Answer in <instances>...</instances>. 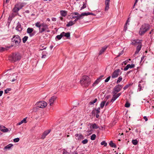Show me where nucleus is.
Instances as JSON below:
<instances>
[{
	"label": "nucleus",
	"mask_w": 154,
	"mask_h": 154,
	"mask_svg": "<svg viewBox=\"0 0 154 154\" xmlns=\"http://www.w3.org/2000/svg\"><path fill=\"white\" fill-rule=\"evenodd\" d=\"M35 26L39 28V32L42 33L43 32L46 31L48 32H50L48 29V25L45 23H40V22H37L35 24Z\"/></svg>",
	"instance_id": "nucleus-1"
},
{
	"label": "nucleus",
	"mask_w": 154,
	"mask_h": 154,
	"mask_svg": "<svg viewBox=\"0 0 154 154\" xmlns=\"http://www.w3.org/2000/svg\"><path fill=\"white\" fill-rule=\"evenodd\" d=\"M91 82L90 79L88 76L85 75L82 77V79L80 81L81 85L87 87L89 86Z\"/></svg>",
	"instance_id": "nucleus-2"
},
{
	"label": "nucleus",
	"mask_w": 154,
	"mask_h": 154,
	"mask_svg": "<svg viewBox=\"0 0 154 154\" xmlns=\"http://www.w3.org/2000/svg\"><path fill=\"white\" fill-rule=\"evenodd\" d=\"M150 28V25L148 23H144L140 28L139 33L140 35H143Z\"/></svg>",
	"instance_id": "nucleus-3"
},
{
	"label": "nucleus",
	"mask_w": 154,
	"mask_h": 154,
	"mask_svg": "<svg viewBox=\"0 0 154 154\" xmlns=\"http://www.w3.org/2000/svg\"><path fill=\"white\" fill-rule=\"evenodd\" d=\"M21 58L20 55L19 53H14L9 60L12 62H15Z\"/></svg>",
	"instance_id": "nucleus-4"
},
{
	"label": "nucleus",
	"mask_w": 154,
	"mask_h": 154,
	"mask_svg": "<svg viewBox=\"0 0 154 154\" xmlns=\"http://www.w3.org/2000/svg\"><path fill=\"white\" fill-rule=\"evenodd\" d=\"M11 41L17 45H18L21 42V40L20 37L18 35H14L12 38Z\"/></svg>",
	"instance_id": "nucleus-5"
},
{
	"label": "nucleus",
	"mask_w": 154,
	"mask_h": 154,
	"mask_svg": "<svg viewBox=\"0 0 154 154\" xmlns=\"http://www.w3.org/2000/svg\"><path fill=\"white\" fill-rule=\"evenodd\" d=\"M122 87V85H116L113 88V90L112 93L113 94H116L117 93L121 90Z\"/></svg>",
	"instance_id": "nucleus-6"
},
{
	"label": "nucleus",
	"mask_w": 154,
	"mask_h": 154,
	"mask_svg": "<svg viewBox=\"0 0 154 154\" xmlns=\"http://www.w3.org/2000/svg\"><path fill=\"white\" fill-rule=\"evenodd\" d=\"M121 73L122 72L119 69H117L114 70L112 75L111 77L112 79L116 78L118 76L120 73L121 74Z\"/></svg>",
	"instance_id": "nucleus-7"
},
{
	"label": "nucleus",
	"mask_w": 154,
	"mask_h": 154,
	"mask_svg": "<svg viewBox=\"0 0 154 154\" xmlns=\"http://www.w3.org/2000/svg\"><path fill=\"white\" fill-rule=\"evenodd\" d=\"M35 105L38 107L44 108L47 106V103L44 101H42L37 102Z\"/></svg>",
	"instance_id": "nucleus-8"
},
{
	"label": "nucleus",
	"mask_w": 154,
	"mask_h": 154,
	"mask_svg": "<svg viewBox=\"0 0 154 154\" xmlns=\"http://www.w3.org/2000/svg\"><path fill=\"white\" fill-rule=\"evenodd\" d=\"M51 129H49L44 131L42 135L41 139H44L46 136L51 132Z\"/></svg>",
	"instance_id": "nucleus-9"
},
{
	"label": "nucleus",
	"mask_w": 154,
	"mask_h": 154,
	"mask_svg": "<svg viewBox=\"0 0 154 154\" xmlns=\"http://www.w3.org/2000/svg\"><path fill=\"white\" fill-rule=\"evenodd\" d=\"M15 29L17 31L20 32L22 30V28L20 23L18 22L17 23V26L15 28Z\"/></svg>",
	"instance_id": "nucleus-10"
},
{
	"label": "nucleus",
	"mask_w": 154,
	"mask_h": 154,
	"mask_svg": "<svg viewBox=\"0 0 154 154\" xmlns=\"http://www.w3.org/2000/svg\"><path fill=\"white\" fill-rule=\"evenodd\" d=\"M57 97L55 96H53L51 97L49 100V102L50 103V105L52 106L54 103V101L56 99Z\"/></svg>",
	"instance_id": "nucleus-11"
},
{
	"label": "nucleus",
	"mask_w": 154,
	"mask_h": 154,
	"mask_svg": "<svg viewBox=\"0 0 154 154\" xmlns=\"http://www.w3.org/2000/svg\"><path fill=\"white\" fill-rule=\"evenodd\" d=\"M141 41V40H140L139 39L134 40L132 42L131 44L134 45H137Z\"/></svg>",
	"instance_id": "nucleus-12"
},
{
	"label": "nucleus",
	"mask_w": 154,
	"mask_h": 154,
	"mask_svg": "<svg viewBox=\"0 0 154 154\" xmlns=\"http://www.w3.org/2000/svg\"><path fill=\"white\" fill-rule=\"evenodd\" d=\"M110 0H106L105 4L106 5L105 10H108L109 9V5Z\"/></svg>",
	"instance_id": "nucleus-13"
},
{
	"label": "nucleus",
	"mask_w": 154,
	"mask_h": 154,
	"mask_svg": "<svg viewBox=\"0 0 154 154\" xmlns=\"http://www.w3.org/2000/svg\"><path fill=\"white\" fill-rule=\"evenodd\" d=\"M13 146V145L12 144H9L6 146H5L4 148V150H7L10 149L11 147Z\"/></svg>",
	"instance_id": "nucleus-14"
},
{
	"label": "nucleus",
	"mask_w": 154,
	"mask_h": 154,
	"mask_svg": "<svg viewBox=\"0 0 154 154\" xmlns=\"http://www.w3.org/2000/svg\"><path fill=\"white\" fill-rule=\"evenodd\" d=\"M62 35H63V37L64 36L67 38H68L70 36V33L69 32L65 33L64 32H63L61 33Z\"/></svg>",
	"instance_id": "nucleus-15"
},
{
	"label": "nucleus",
	"mask_w": 154,
	"mask_h": 154,
	"mask_svg": "<svg viewBox=\"0 0 154 154\" xmlns=\"http://www.w3.org/2000/svg\"><path fill=\"white\" fill-rule=\"evenodd\" d=\"M107 48V46H104L102 48V49L99 52V55L102 54L106 50Z\"/></svg>",
	"instance_id": "nucleus-16"
},
{
	"label": "nucleus",
	"mask_w": 154,
	"mask_h": 154,
	"mask_svg": "<svg viewBox=\"0 0 154 154\" xmlns=\"http://www.w3.org/2000/svg\"><path fill=\"white\" fill-rule=\"evenodd\" d=\"M61 15L63 17H65L67 14V11L64 10H62L60 11Z\"/></svg>",
	"instance_id": "nucleus-17"
},
{
	"label": "nucleus",
	"mask_w": 154,
	"mask_h": 154,
	"mask_svg": "<svg viewBox=\"0 0 154 154\" xmlns=\"http://www.w3.org/2000/svg\"><path fill=\"white\" fill-rule=\"evenodd\" d=\"M63 37V35H62V33H61L60 35H57L56 36L55 38V40L57 41L60 40Z\"/></svg>",
	"instance_id": "nucleus-18"
},
{
	"label": "nucleus",
	"mask_w": 154,
	"mask_h": 154,
	"mask_svg": "<svg viewBox=\"0 0 154 154\" xmlns=\"http://www.w3.org/2000/svg\"><path fill=\"white\" fill-rule=\"evenodd\" d=\"M33 30L34 29L33 28H27V32L28 34H30L31 33L33 32Z\"/></svg>",
	"instance_id": "nucleus-19"
},
{
	"label": "nucleus",
	"mask_w": 154,
	"mask_h": 154,
	"mask_svg": "<svg viewBox=\"0 0 154 154\" xmlns=\"http://www.w3.org/2000/svg\"><path fill=\"white\" fill-rule=\"evenodd\" d=\"M91 126H92V128L94 129H97L99 128V127L98 126V125L95 123H94L93 124H91Z\"/></svg>",
	"instance_id": "nucleus-20"
},
{
	"label": "nucleus",
	"mask_w": 154,
	"mask_h": 154,
	"mask_svg": "<svg viewBox=\"0 0 154 154\" xmlns=\"http://www.w3.org/2000/svg\"><path fill=\"white\" fill-rule=\"evenodd\" d=\"M27 118V117L24 118L20 122H19L17 124L18 125H20L23 123H26L27 122L26 121V119Z\"/></svg>",
	"instance_id": "nucleus-21"
},
{
	"label": "nucleus",
	"mask_w": 154,
	"mask_h": 154,
	"mask_svg": "<svg viewBox=\"0 0 154 154\" xmlns=\"http://www.w3.org/2000/svg\"><path fill=\"white\" fill-rule=\"evenodd\" d=\"M19 9V10L22 8L23 5L21 3H18L15 5Z\"/></svg>",
	"instance_id": "nucleus-22"
},
{
	"label": "nucleus",
	"mask_w": 154,
	"mask_h": 154,
	"mask_svg": "<svg viewBox=\"0 0 154 154\" xmlns=\"http://www.w3.org/2000/svg\"><path fill=\"white\" fill-rule=\"evenodd\" d=\"M137 45L138 46H137L136 48V50L140 51L141 47H142V42L141 41Z\"/></svg>",
	"instance_id": "nucleus-23"
},
{
	"label": "nucleus",
	"mask_w": 154,
	"mask_h": 154,
	"mask_svg": "<svg viewBox=\"0 0 154 154\" xmlns=\"http://www.w3.org/2000/svg\"><path fill=\"white\" fill-rule=\"evenodd\" d=\"M75 23L74 22V21H70L69 23L66 24V26L67 27H69L70 26L73 25Z\"/></svg>",
	"instance_id": "nucleus-24"
},
{
	"label": "nucleus",
	"mask_w": 154,
	"mask_h": 154,
	"mask_svg": "<svg viewBox=\"0 0 154 154\" xmlns=\"http://www.w3.org/2000/svg\"><path fill=\"white\" fill-rule=\"evenodd\" d=\"M19 9L16 6V5H15L13 11L14 12L17 13L19 10Z\"/></svg>",
	"instance_id": "nucleus-25"
},
{
	"label": "nucleus",
	"mask_w": 154,
	"mask_h": 154,
	"mask_svg": "<svg viewBox=\"0 0 154 154\" xmlns=\"http://www.w3.org/2000/svg\"><path fill=\"white\" fill-rule=\"evenodd\" d=\"M118 97L116 95V94H114L113 95L112 99L111 100V102H113L115 101Z\"/></svg>",
	"instance_id": "nucleus-26"
},
{
	"label": "nucleus",
	"mask_w": 154,
	"mask_h": 154,
	"mask_svg": "<svg viewBox=\"0 0 154 154\" xmlns=\"http://www.w3.org/2000/svg\"><path fill=\"white\" fill-rule=\"evenodd\" d=\"M106 101H104L101 102L100 103V108H103L104 106Z\"/></svg>",
	"instance_id": "nucleus-27"
},
{
	"label": "nucleus",
	"mask_w": 154,
	"mask_h": 154,
	"mask_svg": "<svg viewBox=\"0 0 154 154\" xmlns=\"http://www.w3.org/2000/svg\"><path fill=\"white\" fill-rule=\"evenodd\" d=\"M109 145L111 147L114 148L116 147V145L113 143L112 141H110V143H109Z\"/></svg>",
	"instance_id": "nucleus-28"
},
{
	"label": "nucleus",
	"mask_w": 154,
	"mask_h": 154,
	"mask_svg": "<svg viewBox=\"0 0 154 154\" xmlns=\"http://www.w3.org/2000/svg\"><path fill=\"white\" fill-rule=\"evenodd\" d=\"M84 138V137L81 134H80L79 137L76 139L78 140L83 139Z\"/></svg>",
	"instance_id": "nucleus-29"
},
{
	"label": "nucleus",
	"mask_w": 154,
	"mask_h": 154,
	"mask_svg": "<svg viewBox=\"0 0 154 154\" xmlns=\"http://www.w3.org/2000/svg\"><path fill=\"white\" fill-rule=\"evenodd\" d=\"M83 14V13L79 15L78 16H77L76 18L78 19H77V20H79L81 19H82L83 18V17H82L83 16H85V15H83L82 14Z\"/></svg>",
	"instance_id": "nucleus-30"
},
{
	"label": "nucleus",
	"mask_w": 154,
	"mask_h": 154,
	"mask_svg": "<svg viewBox=\"0 0 154 154\" xmlns=\"http://www.w3.org/2000/svg\"><path fill=\"white\" fill-rule=\"evenodd\" d=\"M83 14H82L83 15H85V16H88V15H95L93 13H90V12H87V13H86V12H84V13H83Z\"/></svg>",
	"instance_id": "nucleus-31"
},
{
	"label": "nucleus",
	"mask_w": 154,
	"mask_h": 154,
	"mask_svg": "<svg viewBox=\"0 0 154 154\" xmlns=\"http://www.w3.org/2000/svg\"><path fill=\"white\" fill-rule=\"evenodd\" d=\"M97 98H95L94 100L90 101L89 103V104L90 105H91L94 104V103H95L97 102Z\"/></svg>",
	"instance_id": "nucleus-32"
},
{
	"label": "nucleus",
	"mask_w": 154,
	"mask_h": 154,
	"mask_svg": "<svg viewBox=\"0 0 154 154\" xmlns=\"http://www.w3.org/2000/svg\"><path fill=\"white\" fill-rule=\"evenodd\" d=\"M28 37L27 36H25L22 39L23 42V43H25L27 40Z\"/></svg>",
	"instance_id": "nucleus-33"
},
{
	"label": "nucleus",
	"mask_w": 154,
	"mask_h": 154,
	"mask_svg": "<svg viewBox=\"0 0 154 154\" xmlns=\"http://www.w3.org/2000/svg\"><path fill=\"white\" fill-rule=\"evenodd\" d=\"M122 78L121 76H119L118 79L117 80L116 82V83L118 84L122 81Z\"/></svg>",
	"instance_id": "nucleus-34"
},
{
	"label": "nucleus",
	"mask_w": 154,
	"mask_h": 154,
	"mask_svg": "<svg viewBox=\"0 0 154 154\" xmlns=\"http://www.w3.org/2000/svg\"><path fill=\"white\" fill-rule=\"evenodd\" d=\"M96 137V135L95 134H93L91 137V139L92 140H94Z\"/></svg>",
	"instance_id": "nucleus-35"
},
{
	"label": "nucleus",
	"mask_w": 154,
	"mask_h": 154,
	"mask_svg": "<svg viewBox=\"0 0 154 154\" xmlns=\"http://www.w3.org/2000/svg\"><path fill=\"white\" fill-rule=\"evenodd\" d=\"M132 142L134 145H136L137 144L138 141L137 140H133Z\"/></svg>",
	"instance_id": "nucleus-36"
},
{
	"label": "nucleus",
	"mask_w": 154,
	"mask_h": 154,
	"mask_svg": "<svg viewBox=\"0 0 154 154\" xmlns=\"http://www.w3.org/2000/svg\"><path fill=\"white\" fill-rule=\"evenodd\" d=\"M11 89L10 88H7L5 90V93L6 94L8 93L9 91H11Z\"/></svg>",
	"instance_id": "nucleus-37"
},
{
	"label": "nucleus",
	"mask_w": 154,
	"mask_h": 154,
	"mask_svg": "<svg viewBox=\"0 0 154 154\" xmlns=\"http://www.w3.org/2000/svg\"><path fill=\"white\" fill-rule=\"evenodd\" d=\"M99 80H97V79L93 83V84L92 85V86H95L96 85L98 84L99 82Z\"/></svg>",
	"instance_id": "nucleus-38"
},
{
	"label": "nucleus",
	"mask_w": 154,
	"mask_h": 154,
	"mask_svg": "<svg viewBox=\"0 0 154 154\" xmlns=\"http://www.w3.org/2000/svg\"><path fill=\"white\" fill-rule=\"evenodd\" d=\"M101 144L102 145H104V146H106L107 145V143H106V142L104 141H102L101 143Z\"/></svg>",
	"instance_id": "nucleus-39"
},
{
	"label": "nucleus",
	"mask_w": 154,
	"mask_h": 154,
	"mask_svg": "<svg viewBox=\"0 0 154 154\" xmlns=\"http://www.w3.org/2000/svg\"><path fill=\"white\" fill-rule=\"evenodd\" d=\"M131 84H128L125 86V87L123 88V89L124 90H125L127 89L129 87H130L131 86Z\"/></svg>",
	"instance_id": "nucleus-40"
},
{
	"label": "nucleus",
	"mask_w": 154,
	"mask_h": 154,
	"mask_svg": "<svg viewBox=\"0 0 154 154\" xmlns=\"http://www.w3.org/2000/svg\"><path fill=\"white\" fill-rule=\"evenodd\" d=\"M130 103L128 102H127L126 103L125 105V106L126 107H130Z\"/></svg>",
	"instance_id": "nucleus-41"
},
{
	"label": "nucleus",
	"mask_w": 154,
	"mask_h": 154,
	"mask_svg": "<svg viewBox=\"0 0 154 154\" xmlns=\"http://www.w3.org/2000/svg\"><path fill=\"white\" fill-rule=\"evenodd\" d=\"M88 142V140L87 139H85L82 141V143L84 144H86Z\"/></svg>",
	"instance_id": "nucleus-42"
},
{
	"label": "nucleus",
	"mask_w": 154,
	"mask_h": 154,
	"mask_svg": "<svg viewBox=\"0 0 154 154\" xmlns=\"http://www.w3.org/2000/svg\"><path fill=\"white\" fill-rule=\"evenodd\" d=\"M130 66V64H128L124 68V71H126L129 68V66Z\"/></svg>",
	"instance_id": "nucleus-43"
},
{
	"label": "nucleus",
	"mask_w": 154,
	"mask_h": 154,
	"mask_svg": "<svg viewBox=\"0 0 154 154\" xmlns=\"http://www.w3.org/2000/svg\"><path fill=\"white\" fill-rule=\"evenodd\" d=\"M100 107L98 108L97 109H95V110L96 111V112L97 114H99L100 113Z\"/></svg>",
	"instance_id": "nucleus-44"
},
{
	"label": "nucleus",
	"mask_w": 154,
	"mask_h": 154,
	"mask_svg": "<svg viewBox=\"0 0 154 154\" xmlns=\"http://www.w3.org/2000/svg\"><path fill=\"white\" fill-rule=\"evenodd\" d=\"M6 50V49L4 47H0V52L5 51Z\"/></svg>",
	"instance_id": "nucleus-45"
},
{
	"label": "nucleus",
	"mask_w": 154,
	"mask_h": 154,
	"mask_svg": "<svg viewBox=\"0 0 154 154\" xmlns=\"http://www.w3.org/2000/svg\"><path fill=\"white\" fill-rule=\"evenodd\" d=\"M104 77V75H102L100 76L97 79V80H99V82L100 81L102 80L103 77Z\"/></svg>",
	"instance_id": "nucleus-46"
},
{
	"label": "nucleus",
	"mask_w": 154,
	"mask_h": 154,
	"mask_svg": "<svg viewBox=\"0 0 154 154\" xmlns=\"http://www.w3.org/2000/svg\"><path fill=\"white\" fill-rule=\"evenodd\" d=\"M20 139L19 138H17L14 139V141L15 142H17L19 141Z\"/></svg>",
	"instance_id": "nucleus-47"
},
{
	"label": "nucleus",
	"mask_w": 154,
	"mask_h": 154,
	"mask_svg": "<svg viewBox=\"0 0 154 154\" xmlns=\"http://www.w3.org/2000/svg\"><path fill=\"white\" fill-rule=\"evenodd\" d=\"M111 78L110 76H108L105 80V82H108L109 80H110V79Z\"/></svg>",
	"instance_id": "nucleus-48"
},
{
	"label": "nucleus",
	"mask_w": 154,
	"mask_h": 154,
	"mask_svg": "<svg viewBox=\"0 0 154 154\" xmlns=\"http://www.w3.org/2000/svg\"><path fill=\"white\" fill-rule=\"evenodd\" d=\"M5 128V127L3 125L0 126V130L3 131L4 129Z\"/></svg>",
	"instance_id": "nucleus-49"
},
{
	"label": "nucleus",
	"mask_w": 154,
	"mask_h": 154,
	"mask_svg": "<svg viewBox=\"0 0 154 154\" xmlns=\"http://www.w3.org/2000/svg\"><path fill=\"white\" fill-rule=\"evenodd\" d=\"M45 52H42V58H45L46 57V55L45 54Z\"/></svg>",
	"instance_id": "nucleus-50"
},
{
	"label": "nucleus",
	"mask_w": 154,
	"mask_h": 154,
	"mask_svg": "<svg viewBox=\"0 0 154 154\" xmlns=\"http://www.w3.org/2000/svg\"><path fill=\"white\" fill-rule=\"evenodd\" d=\"M127 23H126L124 26V30L125 31H126L127 30Z\"/></svg>",
	"instance_id": "nucleus-51"
},
{
	"label": "nucleus",
	"mask_w": 154,
	"mask_h": 154,
	"mask_svg": "<svg viewBox=\"0 0 154 154\" xmlns=\"http://www.w3.org/2000/svg\"><path fill=\"white\" fill-rule=\"evenodd\" d=\"M86 4H84L83 6L81 7V9L82 10V9H84L86 8Z\"/></svg>",
	"instance_id": "nucleus-52"
},
{
	"label": "nucleus",
	"mask_w": 154,
	"mask_h": 154,
	"mask_svg": "<svg viewBox=\"0 0 154 154\" xmlns=\"http://www.w3.org/2000/svg\"><path fill=\"white\" fill-rule=\"evenodd\" d=\"M142 88V86L140 84H139L138 85V89L139 90V91H140Z\"/></svg>",
	"instance_id": "nucleus-53"
},
{
	"label": "nucleus",
	"mask_w": 154,
	"mask_h": 154,
	"mask_svg": "<svg viewBox=\"0 0 154 154\" xmlns=\"http://www.w3.org/2000/svg\"><path fill=\"white\" fill-rule=\"evenodd\" d=\"M17 77V75H16L15 78H13V79L11 80V81L12 82H14V81H15Z\"/></svg>",
	"instance_id": "nucleus-54"
},
{
	"label": "nucleus",
	"mask_w": 154,
	"mask_h": 154,
	"mask_svg": "<svg viewBox=\"0 0 154 154\" xmlns=\"http://www.w3.org/2000/svg\"><path fill=\"white\" fill-rule=\"evenodd\" d=\"M35 32H32V33H31L30 34H29V35L30 37H31L34 36L35 35Z\"/></svg>",
	"instance_id": "nucleus-55"
},
{
	"label": "nucleus",
	"mask_w": 154,
	"mask_h": 154,
	"mask_svg": "<svg viewBox=\"0 0 154 154\" xmlns=\"http://www.w3.org/2000/svg\"><path fill=\"white\" fill-rule=\"evenodd\" d=\"M8 129L5 127V128L4 129V130H3V132H8Z\"/></svg>",
	"instance_id": "nucleus-56"
},
{
	"label": "nucleus",
	"mask_w": 154,
	"mask_h": 154,
	"mask_svg": "<svg viewBox=\"0 0 154 154\" xmlns=\"http://www.w3.org/2000/svg\"><path fill=\"white\" fill-rule=\"evenodd\" d=\"M123 53V51H122L119 54V55L117 56V57H119L121 55H122Z\"/></svg>",
	"instance_id": "nucleus-57"
},
{
	"label": "nucleus",
	"mask_w": 154,
	"mask_h": 154,
	"mask_svg": "<svg viewBox=\"0 0 154 154\" xmlns=\"http://www.w3.org/2000/svg\"><path fill=\"white\" fill-rule=\"evenodd\" d=\"M135 66V65L134 64L130 65V66H129V68H134Z\"/></svg>",
	"instance_id": "nucleus-58"
},
{
	"label": "nucleus",
	"mask_w": 154,
	"mask_h": 154,
	"mask_svg": "<svg viewBox=\"0 0 154 154\" xmlns=\"http://www.w3.org/2000/svg\"><path fill=\"white\" fill-rule=\"evenodd\" d=\"M139 51H140L136 50L135 52L134 55H136V54H138Z\"/></svg>",
	"instance_id": "nucleus-59"
},
{
	"label": "nucleus",
	"mask_w": 154,
	"mask_h": 154,
	"mask_svg": "<svg viewBox=\"0 0 154 154\" xmlns=\"http://www.w3.org/2000/svg\"><path fill=\"white\" fill-rule=\"evenodd\" d=\"M73 15H76L77 16H78L80 14H79V13H78V12H74V13H73Z\"/></svg>",
	"instance_id": "nucleus-60"
},
{
	"label": "nucleus",
	"mask_w": 154,
	"mask_h": 154,
	"mask_svg": "<svg viewBox=\"0 0 154 154\" xmlns=\"http://www.w3.org/2000/svg\"><path fill=\"white\" fill-rule=\"evenodd\" d=\"M143 119L145 120L146 121H147L148 120L146 116H144L143 117Z\"/></svg>",
	"instance_id": "nucleus-61"
},
{
	"label": "nucleus",
	"mask_w": 154,
	"mask_h": 154,
	"mask_svg": "<svg viewBox=\"0 0 154 154\" xmlns=\"http://www.w3.org/2000/svg\"><path fill=\"white\" fill-rule=\"evenodd\" d=\"M121 93H119L118 94H117L116 95L117 97L118 98L121 94Z\"/></svg>",
	"instance_id": "nucleus-62"
},
{
	"label": "nucleus",
	"mask_w": 154,
	"mask_h": 154,
	"mask_svg": "<svg viewBox=\"0 0 154 154\" xmlns=\"http://www.w3.org/2000/svg\"><path fill=\"white\" fill-rule=\"evenodd\" d=\"M3 93V91H0V97L1 96Z\"/></svg>",
	"instance_id": "nucleus-63"
},
{
	"label": "nucleus",
	"mask_w": 154,
	"mask_h": 154,
	"mask_svg": "<svg viewBox=\"0 0 154 154\" xmlns=\"http://www.w3.org/2000/svg\"><path fill=\"white\" fill-rule=\"evenodd\" d=\"M145 57V56H143L141 58V61H142L144 59V58Z\"/></svg>",
	"instance_id": "nucleus-64"
}]
</instances>
